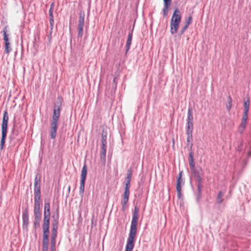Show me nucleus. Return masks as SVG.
Listing matches in <instances>:
<instances>
[{
	"mask_svg": "<svg viewBox=\"0 0 251 251\" xmlns=\"http://www.w3.org/2000/svg\"><path fill=\"white\" fill-rule=\"evenodd\" d=\"M189 162L190 167L191 168V170L193 172V173L196 174L195 172V165L194 160L193 154L192 152H190L189 155Z\"/></svg>",
	"mask_w": 251,
	"mask_h": 251,
	"instance_id": "9d476101",
	"label": "nucleus"
},
{
	"mask_svg": "<svg viewBox=\"0 0 251 251\" xmlns=\"http://www.w3.org/2000/svg\"><path fill=\"white\" fill-rule=\"evenodd\" d=\"M23 221L24 225L27 226L28 224V214L27 210H25L23 213Z\"/></svg>",
	"mask_w": 251,
	"mask_h": 251,
	"instance_id": "f8f14e48",
	"label": "nucleus"
},
{
	"mask_svg": "<svg viewBox=\"0 0 251 251\" xmlns=\"http://www.w3.org/2000/svg\"><path fill=\"white\" fill-rule=\"evenodd\" d=\"M40 188H34V201H41Z\"/></svg>",
	"mask_w": 251,
	"mask_h": 251,
	"instance_id": "dca6fc26",
	"label": "nucleus"
},
{
	"mask_svg": "<svg viewBox=\"0 0 251 251\" xmlns=\"http://www.w3.org/2000/svg\"><path fill=\"white\" fill-rule=\"evenodd\" d=\"M7 131H1V141H0V147L1 150H2L4 147L5 141V139H6V135H7Z\"/></svg>",
	"mask_w": 251,
	"mask_h": 251,
	"instance_id": "ddd939ff",
	"label": "nucleus"
},
{
	"mask_svg": "<svg viewBox=\"0 0 251 251\" xmlns=\"http://www.w3.org/2000/svg\"><path fill=\"white\" fill-rule=\"evenodd\" d=\"M49 21H50V36L49 37V40L50 41L51 39V32H52V29L53 28V25H54L53 17L50 18Z\"/></svg>",
	"mask_w": 251,
	"mask_h": 251,
	"instance_id": "4be33fe9",
	"label": "nucleus"
},
{
	"mask_svg": "<svg viewBox=\"0 0 251 251\" xmlns=\"http://www.w3.org/2000/svg\"><path fill=\"white\" fill-rule=\"evenodd\" d=\"M182 181V178H180V177H178L177 179V183L176 184H181Z\"/></svg>",
	"mask_w": 251,
	"mask_h": 251,
	"instance_id": "c03bdc74",
	"label": "nucleus"
},
{
	"mask_svg": "<svg viewBox=\"0 0 251 251\" xmlns=\"http://www.w3.org/2000/svg\"><path fill=\"white\" fill-rule=\"evenodd\" d=\"M139 210L138 207L137 206L134 207L125 251H132L134 248L135 239L137 233V223L139 218Z\"/></svg>",
	"mask_w": 251,
	"mask_h": 251,
	"instance_id": "f257e3e1",
	"label": "nucleus"
},
{
	"mask_svg": "<svg viewBox=\"0 0 251 251\" xmlns=\"http://www.w3.org/2000/svg\"><path fill=\"white\" fill-rule=\"evenodd\" d=\"M39 220H36V221L34 222V225L35 226H39Z\"/></svg>",
	"mask_w": 251,
	"mask_h": 251,
	"instance_id": "a18cd8bd",
	"label": "nucleus"
},
{
	"mask_svg": "<svg viewBox=\"0 0 251 251\" xmlns=\"http://www.w3.org/2000/svg\"><path fill=\"white\" fill-rule=\"evenodd\" d=\"M227 104L226 105V108L227 111H229L232 107V99L230 96L227 98Z\"/></svg>",
	"mask_w": 251,
	"mask_h": 251,
	"instance_id": "5701e85b",
	"label": "nucleus"
},
{
	"mask_svg": "<svg viewBox=\"0 0 251 251\" xmlns=\"http://www.w3.org/2000/svg\"><path fill=\"white\" fill-rule=\"evenodd\" d=\"M242 146H243V143H242V142H241L240 146L237 148V150L238 151H240L242 149Z\"/></svg>",
	"mask_w": 251,
	"mask_h": 251,
	"instance_id": "49530a36",
	"label": "nucleus"
},
{
	"mask_svg": "<svg viewBox=\"0 0 251 251\" xmlns=\"http://www.w3.org/2000/svg\"><path fill=\"white\" fill-rule=\"evenodd\" d=\"M34 214L35 215V219L37 220H39L41 216L40 212H34Z\"/></svg>",
	"mask_w": 251,
	"mask_h": 251,
	"instance_id": "e433bc0d",
	"label": "nucleus"
},
{
	"mask_svg": "<svg viewBox=\"0 0 251 251\" xmlns=\"http://www.w3.org/2000/svg\"><path fill=\"white\" fill-rule=\"evenodd\" d=\"M193 116L192 113V109L189 108L188 110V116L187 119V123H193Z\"/></svg>",
	"mask_w": 251,
	"mask_h": 251,
	"instance_id": "2eb2a0df",
	"label": "nucleus"
},
{
	"mask_svg": "<svg viewBox=\"0 0 251 251\" xmlns=\"http://www.w3.org/2000/svg\"><path fill=\"white\" fill-rule=\"evenodd\" d=\"M187 129H193V123H187Z\"/></svg>",
	"mask_w": 251,
	"mask_h": 251,
	"instance_id": "4c0bfd02",
	"label": "nucleus"
},
{
	"mask_svg": "<svg viewBox=\"0 0 251 251\" xmlns=\"http://www.w3.org/2000/svg\"><path fill=\"white\" fill-rule=\"evenodd\" d=\"M85 181L80 180L79 193L80 194L83 195L84 191V184Z\"/></svg>",
	"mask_w": 251,
	"mask_h": 251,
	"instance_id": "393cba45",
	"label": "nucleus"
},
{
	"mask_svg": "<svg viewBox=\"0 0 251 251\" xmlns=\"http://www.w3.org/2000/svg\"><path fill=\"white\" fill-rule=\"evenodd\" d=\"M57 229L58 222L57 221H55L52 224V234L50 243L51 251H55L56 238L57 236Z\"/></svg>",
	"mask_w": 251,
	"mask_h": 251,
	"instance_id": "20e7f679",
	"label": "nucleus"
},
{
	"mask_svg": "<svg viewBox=\"0 0 251 251\" xmlns=\"http://www.w3.org/2000/svg\"><path fill=\"white\" fill-rule=\"evenodd\" d=\"M70 189H71V187H70V186H69V187H68V190L69 193L70 192Z\"/></svg>",
	"mask_w": 251,
	"mask_h": 251,
	"instance_id": "09e8293b",
	"label": "nucleus"
},
{
	"mask_svg": "<svg viewBox=\"0 0 251 251\" xmlns=\"http://www.w3.org/2000/svg\"><path fill=\"white\" fill-rule=\"evenodd\" d=\"M50 216L44 215V222H50Z\"/></svg>",
	"mask_w": 251,
	"mask_h": 251,
	"instance_id": "58836bf2",
	"label": "nucleus"
},
{
	"mask_svg": "<svg viewBox=\"0 0 251 251\" xmlns=\"http://www.w3.org/2000/svg\"><path fill=\"white\" fill-rule=\"evenodd\" d=\"M54 3H52L50 5V7L49 12V18L53 17V9H54Z\"/></svg>",
	"mask_w": 251,
	"mask_h": 251,
	"instance_id": "c756f323",
	"label": "nucleus"
},
{
	"mask_svg": "<svg viewBox=\"0 0 251 251\" xmlns=\"http://www.w3.org/2000/svg\"><path fill=\"white\" fill-rule=\"evenodd\" d=\"M49 240H43V251H48Z\"/></svg>",
	"mask_w": 251,
	"mask_h": 251,
	"instance_id": "a878e982",
	"label": "nucleus"
},
{
	"mask_svg": "<svg viewBox=\"0 0 251 251\" xmlns=\"http://www.w3.org/2000/svg\"><path fill=\"white\" fill-rule=\"evenodd\" d=\"M182 172H180L179 174V176L178 177H180V178H181L182 177Z\"/></svg>",
	"mask_w": 251,
	"mask_h": 251,
	"instance_id": "de8ad7c7",
	"label": "nucleus"
},
{
	"mask_svg": "<svg viewBox=\"0 0 251 251\" xmlns=\"http://www.w3.org/2000/svg\"><path fill=\"white\" fill-rule=\"evenodd\" d=\"M44 210H50V204L49 202L45 204Z\"/></svg>",
	"mask_w": 251,
	"mask_h": 251,
	"instance_id": "ea45409f",
	"label": "nucleus"
},
{
	"mask_svg": "<svg viewBox=\"0 0 251 251\" xmlns=\"http://www.w3.org/2000/svg\"><path fill=\"white\" fill-rule=\"evenodd\" d=\"M49 225H50V222H44V223L43 225V230H49Z\"/></svg>",
	"mask_w": 251,
	"mask_h": 251,
	"instance_id": "72a5a7b5",
	"label": "nucleus"
},
{
	"mask_svg": "<svg viewBox=\"0 0 251 251\" xmlns=\"http://www.w3.org/2000/svg\"><path fill=\"white\" fill-rule=\"evenodd\" d=\"M40 188V178L36 176L34 180V188Z\"/></svg>",
	"mask_w": 251,
	"mask_h": 251,
	"instance_id": "412c9836",
	"label": "nucleus"
},
{
	"mask_svg": "<svg viewBox=\"0 0 251 251\" xmlns=\"http://www.w3.org/2000/svg\"><path fill=\"white\" fill-rule=\"evenodd\" d=\"M181 20L180 11L176 8L172 15L170 22V32L172 34H174L177 32Z\"/></svg>",
	"mask_w": 251,
	"mask_h": 251,
	"instance_id": "7ed1b4c3",
	"label": "nucleus"
},
{
	"mask_svg": "<svg viewBox=\"0 0 251 251\" xmlns=\"http://www.w3.org/2000/svg\"><path fill=\"white\" fill-rule=\"evenodd\" d=\"M49 230H43V240H49Z\"/></svg>",
	"mask_w": 251,
	"mask_h": 251,
	"instance_id": "2f4dec72",
	"label": "nucleus"
},
{
	"mask_svg": "<svg viewBox=\"0 0 251 251\" xmlns=\"http://www.w3.org/2000/svg\"><path fill=\"white\" fill-rule=\"evenodd\" d=\"M131 40H132V34H129L128 36V38L126 41V46L127 48V50L129 49L131 43Z\"/></svg>",
	"mask_w": 251,
	"mask_h": 251,
	"instance_id": "bb28decb",
	"label": "nucleus"
},
{
	"mask_svg": "<svg viewBox=\"0 0 251 251\" xmlns=\"http://www.w3.org/2000/svg\"><path fill=\"white\" fill-rule=\"evenodd\" d=\"M223 196H224V193L223 192H222L221 191L219 192L218 196H217V201H218V202L219 203H222L223 202Z\"/></svg>",
	"mask_w": 251,
	"mask_h": 251,
	"instance_id": "cd10ccee",
	"label": "nucleus"
},
{
	"mask_svg": "<svg viewBox=\"0 0 251 251\" xmlns=\"http://www.w3.org/2000/svg\"><path fill=\"white\" fill-rule=\"evenodd\" d=\"M247 125V122L241 121V123L238 127V131L240 133H242L245 130Z\"/></svg>",
	"mask_w": 251,
	"mask_h": 251,
	"instance_id": "aec40b11",
	"label": "nucleus"
},
{
	"mask_svg": "<svg viewBox=\"0 0 251 251\" xmlns=\"http://www.w3.org/2000/svg\"><path fill=\"white\" fill-rule=\"evenodd\" d=\"M192 22V16H189L187 19L185 21V24L184 26L182 28L180 32V35H182L185 31L188 28L190 24H191Z\"/></svg>",
	"mask_w": 251,
	"mask_h": 251,
	"instance_id": "1a4fd4ad",
	"label": "nucleus"
},
{
	"mask_svg": "<svg viewBox=\"0 0 251 251\" xmlns=\"http://www.w3.org/2000/svg\"><path fill=\"white\" fill-rule=\"evenodd\" d=\"M164 4L171 5L172 0H163Z\"/></svg>",
	"mask_w": 251,
	"mask_h": 251,
	"instance_id": "79ce46f5",
	"label": "nucleus"
},
{
	"mask_svg": "<svg viewBox=\"0 0 251 251\" xmlns=\"http://www.w3.org/2000/svg\"><path fill=\"white\" fill-rule=\"evenodd\" d=\"M187 145H190V147H192L193 146V144L192 143L193 136H192V135H187Z\"/></svg>",
	"mask_w": 251,
	"mask_h": 251,
	"instance_id": "473e14b6",
	"label": "nucleus"
},
{
	"mask_svg": "<svg viewBox=\"0 0 251 251\" xmlns=\"http://www.w3.org/2000/svg\"><path fill=\"white\" fill-rule=\"evenodd\" d=\"M9 117L7 112L5 111L3 114L1 125V131H7V126Z\"/></svg>",
	"mask_w": 251,
	"mask_h": 251,
	"instance_id": "0eeeda50",
	"label": "nucleus"
},
{
	"mask_svg": "<svg viewBox=\"0 0 251 251\" xmlns=\"http://www.w3.org/2000/svg\"><path fill=\"white\" fill-rule=\"evenodd\" d=\"M198 181H199V184L198 185V190L199 193H200L201 191V179L200 176H198Z\"/></svg>",
	"mask_w": 251,
	"mask_h": 251,
	"instance_id": "c9c22d12",
	"label": "nucleus"
},
{
	"mask_svg": "<svg viewBox=\"0 0 251 251\" xmlns=\"http://www.w3.org/2000/svg\"><path fill=\"white\" fill-rule=\"evenodd\" d=\"M129 188L130 186H125V190L123 196V201L122 202V205L123 206H125L128 201V198L129 196Z\"/></svg>",
	"mask_w": 251,
	"mask_h": 251,
	"instance_id": "6e6552de",
	"label": "nucleus"
},
{
	"mask_svg": "<svg viewBox=\"0 0 251 251\" xmlns=\"http://www.w3.org/2000/svg\"><path fill=\"white\" fill-rule=\"evenodd\" d=\"M106 144H102L101 151L100 153V158L103 159L104 161L106 157Z\"/></svg>",
	"mask_w": 251,
	"mask_h": 251,
	"instance_id": "4468645a",
	"label": "nucleus"
},
{
	"mask_svg": "<svg viewBox=\"0 0 251 251\" xmlns=\"http://www.w3.org/2000/svg\"><path fill=\"white\" fill-rule=\"evenodd\" d=\"M171 5L169 4H164V8L163 9V15L164 16H166L168 14V10L170 7Z\"/></svg>",
	"mask_w": 251,
	"mask_h": 251,
	"instance_id": "b1692460",
	"label": "nucleus"
},
{
	"mask_svg": "<svg viewBox=\"0 0 251 251\" xmlns=\"http://www.w3.org/2000/svg\"><path fill=\"white\" fill-rule=\"evenodd\" d=\"M193 129H186L187 135H192Z\"/></svg>",
	"mask_w": 251,
	"mask_h": 251,
	"instance_id": "a19ab883",
	"label": "nucleus"
},
{
	"mask_svg": "<svg viewBox=\"0 0 251 251\" xmlns=\"http://www.w3.org/2000/svg\"><path fill=\"white\" fill-rule=\"evenodd\" d=\"M44 215L50 216V210H44Z\"/></svg>",
	"mask_w": 251,
	"mask_h": 251,
	"instance_id": "37998d69",
	"label": "nucleus"
},
{
	"mask_svg": "<svg viewBox=\"0 0 251 251\" xmlns=\"http://www.w3.org/2000/svg\"><path fill=\"white\" fill-rule=\"evenodd\" d=\"M176 192H177V196L178 198H180L181 191V184H176Z\"/></svg>",
	"mask_w": 251,
	"mask_h": 251,
	"instance_id": "c85d7f7f",
	"label": "nucleus"
},
{
	"mask_svg": "<svg viewBox=\"0 0 251 251\" xmlns=\"http://www.w3.org/2000/svg\"><path fill=\"white\" fill-rule=\"evenodd\" d=\"M107 131L103 129L101 133V143L102 144H106V139H107Z\"/></svg>",
	"mask_w": 251,
	"mask_h": 251,
	"instance_id": "6ab92c4d",
	"label": "nucleus"
},
{
	"mask_svg": "<svg viewBox=\"0 0 251 251\" xmlns=\"http://www.w3.org/2000/svg\"><path fill=\"white\" fill-rule=\"evenodd\" d=\"M132 176V170L131 169L128 170V174L126 177V186H130V180Z\"/></svg>",
	"mask_w": 251,
	"mask_h": 251,
	"instance_id": "f3484780",
	"label": "nucleus"
},
{
	"mask_svg": "<svg viewBox=\"0 0 251 251\" xmlns=\"http://www.w3.org/2000/svg\"><path fill=\"white\" fill-rule=\"evenodd\" d=\"M3 34V40L4 41V51L6 54H9L11 51V49L10 47V42L9 41L8 35L7 32V26H5L2 30Z\"/></svg>",
	"mask_w": 251,
	"mask_h": 251,
	"instance_id": "423d86ee",
	"label": "nucleus"
},
{
	"mask_svg": "<svg viewBox=\"0 0 251 251\" xmlns=\"http://www.w3.org/2000/svg\"><path fill=\"white\" fill-rule=\"evenodd\" d=\"M41 201H34V212H40Z\"/></svg>",
	"mask_w": 251,
	"mask_h": 251,
	"instance_id": "a211bd4d",
	"label": "nucleus"
},
{
	"mask_svg": "<svg viewBox=\"0 0 251 251\" xmlns=\"http://www.w3.org/2000/svg\"><path fill=\"white\" fill-rule=\"evenodd\" d=\"M250 106V100L248 99L246 101H244V111L249 112Z\"/></svg>",
	"mask_w": 251,
	"mask_h": 251,
	"instance_id": "7c9ffc66",
	"label": "nucleus"
},
{
	"mask_svg": "<svg viewBox=\"0 0 251 251\" xmlns=\"http://www.w3.org/2000/svg\"><path fill=\"white\" fill-rule=\"evenodd\" d=\"M248 111H244V113L242 118L241 121L247 122L248 117Z\"/></svg>",
	"mask_w": 251,
	"mask_h": 251,
	"instance_id": "f704fd0d",
	"label": "nucleus"
},
{
	"mask_svg": "<svg viewBox=\"0 0 251 251\" xmlns=\"http://www.w3.org/2000/svg\"><path fill=\"white\" fill-rule=\"evenodd\" d=\"M87 172V169L86 164L83 166L80 176V180L85 181Z\"/></svg>",
	"mask_w": 251,
	"mask_h": 251,
	"instance_id": "9b49d317",
	"label": "nucleus"
},
{
	"mask_svg": "<svg viewBox=\"0 0 251 251\" xmlns=\"http://www.w3.org/2000/svg\"><path fill=\"white\" fill-rule=\"evenodd\" d=\"M85 13L83 11L80 12L78 22V37L81 38L83 33L84 25Z\"/></svg>",
	"mask_w": 251,
	"mask_h": 251,
	"instance_id": "39448f33",
	"label": "nucleus"
},
{
	"mask_svg": "<svg viewBox=\"0 0 251 251\" xmlns=\"http://www.w3.org/2000/svg\"><path fill=\"white\" fill-rule=\"evenodd\" d=\"M61 106V103L58 106H54L50 131V137L51 139H54L56 135L57 129L58 127V121L60 115Z\"/></svg>",
	"mask_w": 251,
	"mask_h": 251,
	"instance_id": "f03ea898",
	"label": "nucleus"
}]
</instances>
